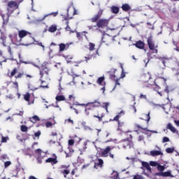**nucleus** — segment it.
I'll use <instances>...</instances> for the list:
<instances>
[{
	"mask_svg": "<svg viewBox=\"0 0 179 179\" xmlns=\"http://www.w3.org/2000/svg\"><path fill=\"white\" fill-rule=\"evenodd\" d=\"M139 99H143L144 100H146L147 96H146V95H145L143 94H141L139 96Z\"/></svg>",
	"mask_w": 179,
	"mask_h": 179,
	"instance_id": "61",
	"label": "nucleus"
},
{
	"mask_svg": "<svg viewBox=\"0 0 179 179\" xmlns=\"http://www.w3.org/2000/svg\"><path fill=\"white\" fill-rule=\"evenodd\" d=\"M115 72H117V69H111L110 71H108V73L109 74L110 78L112 80H115V87H117V86H120V78H117V76H115Z\"/></svg>",
	"mask_w": 179,
	"mask_h": 179,
	"instance_id": "10",
	"label": "nucleus"
},
{
	"mask_svg": "<svg viewBox=\"0 0 179 179\" xmlns=\"http://www.w3.org/2000/svg\"><path fill=\"white\" fill-rule=\"evenodd\" d=\"M10 164H12V162L10 161H6L4 163V167L5 169H7V167H9V166H10Z\"/></svg>",
	"mask_w": 179,
	"mask_h": 179,
	"instance_id": "51",
	"label": "nucleus"
},
{
	"mask_svg": "<svg viewBox=\"0 0 179 179\" xmlns=\"http://www.w3.org/2000/svg\"><path fill=\"white\" fill-rule=\"evenodd\" d=\"M150 165L152 166V167H157L158 165H159V163L156 162H153V161H151L150 162Z\"/></svg>",
	"mask_w": 179,
	"mask_h": 179,
	"instance_id": "48",
	"label": "nucleus"
},
{
	"mask_svg": "<svg viewBox=\"0 0 179 179\" xmlns=\"http://www.w3.org/2000/svg\"><path fill=\"white\" fill-rule=\"evenodd\" d=\"M66 27L65 28L66 31H71V27H69V22H66Z\"/></svg>",
	"mask_w": 179,
	"mask_h": 179,
	"instance_id": "59",
	"label": "nucleus"
},
{
	"mask_svg": "<svg viewBox=\"0 0 179 179\" xmlns=\"http://www.w3.org/2000/svg\"><path fill=\"white\" fill-rule=\"evenodd\" d=\"M45 127L46 128H50V127H52V122H47L45 123Z\"/></svg>",
	"mask_w": 179,
	"mask_h": 179,
	"instance_id": "57",
	"label": "nucleus"
},
{
	"mask_svg": "<svg viewBox=\"0 0 179 179\" xmlns=\"http://www.w3.org/2000/svg\"><path fill=\"white\" fill-rule=\"evenodd\" d=\"M136 128H138V129H143V131H149L147 128H143L140 124H135Z\"/></svg>",
	"mask_w": 179,
	"mask_h": 179,
	"instance_id": "46",
	"label": "nucleus"
},
{
	"mask_svg": "<svg viewBox=\"0 0 179 179\" xmlns=\"http://www.w3.org/2000/svg\"><path fill=\"white\" fill-rule=\"evenodd\" d=\"M141 82L143 85V87H149L150 86H153V78H152V75L150 73H146L141 76Z\"/></svg>",
	"mask_w": 179,
	"mask_h": 179,
	"instance_id": "5",
	"label": "nucleus"
},
{
	"mask_svg": "<svg viewBox=\"0 0 179 179\" xmlns=\"http://www.w3.org/2000/svg\"><path fill=\"white\" fill-rule=\"evenodd\" d=\"M12 87L13 89H15L17 92H19V83L16 81H13L12 83Z\"/></svg>",
	"mask_w": 179,
	"mask_h": 179,
	"instance_id": "32",
	"label": "nucleus"
},
{
	"mask_svg": "<svg viewBox=\"0 0 179 179\" xmlns=\"http://www.w3.org/2000/svg\"><path fill=\"white\" fill-rule=\"evenodd\" d=\"M45 163H51V164H57V163H58V161L57 160V157L55 158H48L45 160Z\"/></svg>",
	"mask_w": 179,
	"mask_h": 179,
	"instance_id": "24",
	"label": "nucleus"
},
{
	"mask_svg": "<svg viewBox=\"0 0 179 179\" xmlns=\"http://www.w3.org/2000/svg\"><path fill=\"white\" fill-rule=\"evenodd\" d=\"M28 89H29V90H32V92H34V90H37L38 88L37 87H34L32 85H29Z\"/></svg>",
	"mask_w": 179,
	"mask_h": 179,
	"instance_id": "55",
	"label": "nucleus"
},
{
	"mask_svg": "<svg viewBox=\"0 0 179 179\" xmlns=\"http://www.w3.org/2000/svg\"><path fill=\"white\" fill-rule=\"evenodd\" d=\"M29 121L33 122V124H36L37 121H40V117L37 115H34L31 117H29Z\"/></svg>",
	"mask_w": 179,
	"mask_h": 179,
	"instance_id": "31",
	"label": "nucleus"
},
{
	"mask_svg": "<svg viewBox=\"0 0 179 179\" xmlns=\"http://www.w3.org/2000/svg\"><path fill=\"white\" fill-rule=\"evenodd\" d=\"M7 76L10 78V79H12V78H15V79H22V78L24 76V72H19V69L15 67L11 71H8Z\"/></svg>",
	"mask_w": 179,
	"mask_h": 179,
	"instance_id": "6",
	"label": "nucleus"
},
{
	"mask_svg": "<svg viewBox=\"0 0 179 179\" xmlns=\"http://www.w3.org/2000/svg\"><path fill=\"white\" fill-rule=\"evenodd\" d=\"M56 101H65V96L64 95L57 96Z\"/></svg>",
	"mask_w": 179,
	"mask_h": 179,
	"instance_id": "37",
	"label": "nucleus"
},
{
	"mask_svg": "<svg viewBox=\"0 0 179 179\" xmlns=\"http://www.w3.org/2000/svg\"><path fill=\"white\" fill-rule=\"evenodd\" d=\"M163 143H166V142H170V138L169 137H164L162 139Z\"/></svg>",
	"mask_w": 179,
	"mask_h": 179,
	"instance_id": "56",
	"label": "nucleus"
},
{
	"mask_svg": "<svg viewBox=\"0 0 179 179\" xmlns=\"http://www.w3.org/2000/svg\"><path fill=\"white\" fill-rule=\"evenodd\" d=\"M122 115H125V112L124 110H121L112 121H120V118L122 117Z\"/></svg>",
	"mask_w": 179,
	"mask_h": 179,
	"instance_id": "22",
	"label": "nucleus"
},
{
	"mask_svg": "<svg viewBox=\"0 0 179 179\" xmlns=\"http://www.w3.org/2000/svg\"><path fill=\"white\" fill-rule=\"evenodd\" d=\"M103 10L100 9L98 13L90 19V22L92 23H96V25H94V27H97L98 29H106V27H108V24L110 23V20L101 18L103 15Z\"/></svg>",
	"mask_w": 179,
	"mask_h": 179,
	"instance_id": "2",
	"label": "nucleus"
},
{
	"mask_svg": "<svg viewBox=\"0 0 179 179\" xmlns=\"http://www.w3.org/2000/svg\"><path fill=\"white\" fill-rule=\"evenodd\" d=\"M142 117H140V120H143L144 121H146L147 125H149V122L150 121V112L143 114Z\"/></svg>",
	"mask_w": 179,
	"mask_h": 179,
	"instance_id": "17",
	"label": "nucleus"
},
{
	"mask_svg": "<svg viewBox=\"0 0 179 179\" xmlns=\"http://www.w3.org/2000/svg\"><path fill=\"white\" fill-rule=\"evenodd\" d=\"M69 173L71 172L68 169H64L62 171V174H63L64 178H67V175L69 174Z\"/></svg>",
	"mask_w": 179,
	"mask_h": 179,
	"instance_id": "39",
	"label": "nucleus"
},
{
	"mask_svg": "<svg viewBox=\"0 0 179 179\" xmlns=\"http://www.w3.org/2000/svg\"><path fill=\"white\" fill-rule=\"evenodd\" d=\"M75 15H78V13L76 10V8H75V7H73V13L72 15H71V13H69V10H67V17H66V20H69L71 19H73V16H75Z\"/></svg>",
	"mask_w": 179,
	"mask_h": 179,
	"instance_id": "20",
	"label": "nucleus"
},
{
	"mask_svg": "<svg viewBox=\"0 0 179 179\" xmlns=\"http://www.w3.org/2000/svg\"><path fill=\"white\" fill-rule=\"evenodd\" d=\"M41 136V131L40 130H38V131L34 133V136H32L33 139H36V138H37V139H40Z\"/></svg>",
	"mask_w": 179,
	"mask_h": 179,
	"instance_id": "36",
	"label": "nucleus"
},
{
	"mask_svg": "<svg viewBox=\"0 0 179 179\" xmlns=\"http://www.w3.org/2000/svg\"><path fill=\"white\" fill-rule=\"evenodd\" d=\"M103 164H104V162L101 159H98V162L94 164V168L97 169V167H103Z\"/></svg>",
	"mask_w": 179,
	"mask_h": 179,
	"instance_id": "28",
	"label": "nucleus"
},
{
	"mask_svg": "<svg viewBox=\"0 0 179 179\" xmlns=\"http://www.w3.org/2000/svg\"><path fill=\"white\" fill-rule=\"evenodd\" d=\"M58 15V12H55V13H49L48 15H45L42 20H44V19H45V17H47L48 16H54V17H55V16H57Z\"/></svg>",
	"mask_w": 179,
	"mask_h": 179,
	"instance_id": "38",
	"label": "nucleus"
},
{
	"mask_svg": "<svg viewBox=\"0 0 179 179\" xmlns=\"http://www.w3.org/2000/svg\"><path fill=\"white\" fill-rule=\"evenodd\" d=\"M157 169L159 171L158 173H163L164 170H166V166L158 164V166H157Z\"/></svg>",
	"mask_w": 179,
	"mask_h": 179,
	"instance_id": "34",
	"label": "nucleus"
},
{
	"mask_svg": "<svg viewBox=\"0 0 179 179\" xmlns=\"http://www.w3.org/2000/svg\"><path fill=\"white\" fill-rule=\"evenodd\" d=\"M9 38H10L13 44H15L16 45L20 44V41L22 39L17 36V33H13L8 36Z\"/></svg>",
	"mask_w": 179,
	"mask_h": 179,
	"instance_id": "13",
	"label": "nucleus"
},
{
	"mask_svg": "<svg viewBox=\"0 0 179 179\" xmlns=\"http://www.w3.org/2000/svg\"><path fill=\"white\" fill-rule=\"evenodd\" d=\"M121 145L124 149H127V148L131 149L134 146V142H132V135L129 134V136L127 138L122 140Z\"/></svg>",
	"mask_w": 179,
	"mask_h": 179,
	"instance_id": "8",
	"label": "nucleus"
},
{
	"mask_svg": "<svg viewBox=\"0 0 179 179\" xmlns=\"http://www.w3.org/2000/svg\"><path fill=\"white\" fill-rule=\"evenodd\" d=\"M20 129L22 132H27V131H29V127L26 125H21Z\"/></svg>",
	"mask_w": 179,
	"mask_h": 179,
	"instance_id": "40",
	"label": "nucleus"
},
{
	"mask_svg": "<svg viewBox=\"0 0 179 179\" xmlns=\"http://www.w3.org/2000/svg\"><path fill=\"white\" fill-rule=\"evenodd\" d=\"M166 129H169V131H171L173 134H176V132H177V129H175L174 127H173V124H171V123H168V124L166 125Z\"/></svg>",
	"mask_w": 179,
	"mask_h": 179,
	"instance_id": "29",
	"label": "nucleus"
},
{
	"mask_svg": "<svg viewBox=\"0 0 179 179\" xmlns=\"http://www.w3.org/2000/svg\"><path fill=\"white\" fill-rule=\"evenodd\" d=\"M155 176H158L159 177H171L173 178L174 176L171 174V171H168L166 172H161V173H156Z\"/></svg>",
	"mask_w": 179,
	"mask_h": 179,
	"instance_id": "15",
	"label": "nucleus"
},
{
	"mask_svg": "<svg viewBox=\"0 0 179 179\" xmlns=\"http://www.w3.org/2000/svg\"><path fill=\"white\" fill-rule=\"evenodd\" d=\"M117 122H118V129H120V130L122 129V127H124V125H125V123L120 122V120H118Z\"/></svg>",
	"mask_w": 179,
	"mask_h": 179,
	"instance_id": "45",
	"label": "nucleus"
},
{
	"mask_svg": "<svg viewBox=\"0 0 179 179\" xmlns=\"http://www.w3.org/2000/svg\"><path fill=\"white\" fill-rule=\"evenodd\" d=\"M79 106L85 107V115L86 117H90L92 115L94 118H97L99 122L103 121V118L105 117L104 112L101 108H97L101 106V103L97 101L94 102H88L87 103H81Z\"/></svg>",
	"mask_w": 179,
	"mask_h": 179,
	"instance_id": "1",
	"label": "nucleus"
},
{
	"mask_svg": "<svg viewBox=\"0 0 179 179\" xmlns=\"http://www.w3.org/2000/svg\"><path fill=\"white\" fill-rule=\"evenodd\" d=\"M147 44L150 51H152L153 54H157L159 52V45L155 44V41H153V36H150L147 39Z\"/></svg>",
	"mask_w": 179,
	"mask_h": 179,
	"instance_id": "7",
	"label": "nucleus"
},
{
	"mask_svg": "<svg viewBox=\"0 0 179 179\" xmlns=\"http://www.w3.org/2000/svg\"><path fill=\"white\" fill-rule=\"evenodd\" d=\"M159 60L162 61V64L166 66V62L169 61V58L167 57H159Z\"/></svg>",
	"mask_w": 179,
	"mask_h": 179,
	"instance_id": "43",
	"label": "nucleus"
},
{
	"mask_svg": "<svg viewBox=\"0 0 179 179\" xmlns=\"http://www.w3.org/2000/svg\"><path fill=\"white\" fill-rule=\"evenodd\" d=\"M8 139H9V138H8V137H2L1 138V143H6V142L8 141Z\"/></svg>",
	"mask_w": 179,
	"mask_h": 179,
	"instance_id": "58",
	"label": "nucleus"
},
{
	"mask_svg": "<svg viewBox=\"0 0 179 179\" xmlns=\"http://www.w3.org/2000/svg\"><path fill=\"white\" fill-rule=\"evenodd\" d=\"M71 110H73V111L76 113V114H79V111L78 110V109L73 108V106H70Z\"/></svg>",
	"mask_w": 179,
	"mask_h": 179,
	"instance_id": "62",
	"label": "nucleus"
},
{
	"mask_svg": "<svg viewBox=\"0 0 179 179\" xmlns=\"http://www.w3.org/2000/svg\"><path fill=\"white\" fill-rule=\"evenodd\" d=\"M136 48L139 50H145V42L142 41H136V43L134 44Z\"/></svg>",
	"mask_w": 179,
	"mask_h": 179,
	"instance_id": "18",
	"label": "nucleus"
},
{
	"mask_svg": "<svg viewBox=\"0 0 179 179\" xmlns=\"http://www.w3.org/2000/svg\"><path fill=\"white\" fill-rule=\"evenodd\" d=\"M121 8L124 12H129L131 10V6H129L128 3L122 4Z\"/></svg>",
	"mask_w": 179,
	"mask_h": 179,
	"instance_id": "25",
	"label": "nucleus"
},
{
	"mask_svg": "<svg viewBox=\"0 0 179 179\" xmlns=\"http://www.w3.org/2000/svg\"><path fill=\"white\" fill-rule=\"evenodd\" d=\"M110 106V103L105 102L103 103V108H105L106 113H108V106Z\"/></svg>",
	"mask_w": 179,
	"mask_h": 179,
	"instance_id": "41",
	"label": "nucleus"
},
{
	"mask_svg": "<svg viewBox=\"0 0 179 179\" xmlns=\"http://www.w3.org/2000/svg\"><path fill=\"white\" fill-rule=\"evenodd\" d=\"M50 72V70L48 68L45 66H43L42 69L40 71V81L41 83H44V80H43V78H44V76H48V73Z\"/></svg>",
	"mask_w": 179,
	"mask_h": 179,
	"instance_id": "14",
	"label": "nucleus"
},
{
	"mask_svg": "<svg viewBox=\"0 0 179 179\" xmlns=\"http://www.w3.org/2000/svg\"><path fill=\"white\" fill-rule=\"evenodd\" d=\"M88 50H89V51L92 52V51H94V50L96 51V50H99V49H96L95 43L90 42L88 44Z\"/></svg>",
	"mask_w": 179,
	"mask_h": 179,
	"instance_id": "26",
	"label": "nucleus"
},
{
	"mask_svg": "<svg viewBox=\"0 0 179 179\" xmlns=\"http://www.w3.org/2000/svg\"><path fill=\"white\" fill-rule=\"evenodd\" d=\"M175 150H175L174 147L168 148L166 149V153H173Z\"/></svg>",
	"mask_w": 179,
	"mask_h": 179,
	"instance_id": "44",
	"label": "nucleus"
},
{
	"mask_svg": "<svg viewBox=\"0 0 179 179\" xmlns=\"http://www.w3.org/2000/svg\"><path fill=\"white\" fill-rule=\"evenodd\" d=\"M71 43H60L59 44V52H63L65 50H68L69 48V45Z\"/></svg>",
	"mask_w": 179,
	"mask_h": 179,
	"instance_id": "16",
	"label": "nucleus"
},
{
	"mask_svg": "<svg viewBox=\"0 0 179 179\" xmlns=\"http://www.w3.org/2000/svg\"><path fill=\"white\" fill-rule=\"evenodd\" d=\"M106 78H104V76L99 77L96 80V83H98V85H100L101 86H106V82H104Z\"/></svg>",
	"mask_w": 179,
	"mask_h": 179,
	"instance_id": "23",
	"label": "nucleus"
},
{
	"mask_svg": "<svg viewBox=\"0 0 179 179\" xmlns=\"http://www.w3.org/2000/svg\"><path fill=\"white\" fill-rule=\"evenodd\" d=\"M75 95L71 94L69 96V100H70V101H75Z\"/></svg>",
	"mask_w": 179,
	"mask_h": 179,
	"instance_id": "53",
	"label": "nucleus"
},
{
	"mask_svg": "<svg viewBox=\"0 0 179 179\" xmlns=\"http://www.w3.org/2000/svg\"><path fill=\"white\" fill-rule=\"evenodd\" d=\"M150 156H152L153 157L156 156H162L163 155V152H162L161 150H152L150 152Z\"/></svg>",
	"mask_w": 179,
	"mask_h": 179,
	"instance_id": "21",
	"label": "nucleus"
},
{
	"mask_svg": "<svg viewBox=\"0 0 179 179\" xmlns=\"http://www.w3.org/2000/svg\"><path fill=\"white\" fill-rule=\"evenodd\" d=\"M110 10L112 13H115V15H117V13H120V7L116 6H112L110 8Z\"/></svg>",
	"mask_w": 179,
	"mask_h": 179,
	"instance_id": "27",
	"label": "nucleus"
},
{
	"mask_svg": "<svg viewBox=\"0 0 179 179\" xmlns=\"http://www.w3.org/2000/svg\"><path fill=\"white\" fill-rule=\"evenodd\" d=\"M65 124H71V125H73L74 122L73 120L69 118L65 120Z\"/></svg>",
	"mask_w": 179,
	"mask_h": 179,
	"instance_id": "47",
	"label": "nucleus"
},
{
	"mask_svg": "<svg viewBox=\"0 0 179 179\" xmlns=\"http://www.w3.org/2000/svg\"><path fill=\"white\" fill-rule=\"evenodd\" d=\"M138 142H141V141H144V137H143V136H138Z\"/></svg>",
	"mask_w": 179,
	"mask_h": 179,
	"instance_id": "64",
	"label": "nucleus"
},
{
	"mask_svg": "<svg viewBox=\"0 0 179 179\" xmlns=\"http://www.w3.org/2000/svg\"><path fill=\"white\" fill-rule=\"evenodd\" d=\"M97 55H99V50H96L94 52V54L92 55H89L87 57H85V61L86 62H88V61H90V59H92V58H96V57H97Z\"/></svg>",
	"mask_w": 179,
	"mask_h": 179,
	"instance_id": "19",
	"label": "nucleus"
},
{
	"mask_svg": "<svg viewBox=\"0 0 179 179\" xmlns=\"http://www.w3.org/2000/svg\"><path fill=\"white\" fill-rule=\"evenodd\" d=\"M35 153L36 155H41V153H43V151L41 150V149L38 148L35 150Z\"/></svg>",
	"mask_w": 179,
	"mask_h": 179,
	"instance_id": "60",
	"label": "nucleus"
},
{
	"mask_svg": "<svg viewBox=\"0 0 179 179\" xmlns=\"http://www.w3.org/2000/svg\"><path fill=\"white\" fill-rule=\"evenodd\" d=\"M122 67V74H121V78H125V72H124V68L122 67V66H121Z\"/></svg>",
	"mask_w": 179,
	"mask_h": 179,
	"instance_id": "63",
	"label": "nucleus"
},
{
	"mask_svg": "<svg viewBox=\"0 0 179 179\" xmlns=\"http://www.w3.org/2000/svg\"><path fill=\"white\" fill-rule=\"evenodd\" d=\"M113 149H114V147L108 146L103 150H102L101 155L103 156V157H108L109 154V157H111V159H114V155L110 153Z\"/></svg>",
	"mask_w": 179,
	"mask_h": 179,
	"instance_id": "12",
	"label": "nucleus"
},
{
	"mask_svg": "<svg viewBox=\"0 0 179 179\" xmlns=\"http://www.w3.org/2000/svg\"><path fill=\"white\" fill-rule=\"evenodd\" d=\"M75 145V141L73 139L69 140V145L73 146Z\"/></svg>",
	"mask_w": 179,
	"mask_h": 179,
	"instance_id": "54",
	"label": "nucleus"
},
{
	"mask_svg": "<svg viewBox=\"0 0 179 179\" xmlns=\"http://www.w3.org/2000/svg\"><path fill=\"white\" fill-rule=\"evenodd\" d=\"M24 100H25V101H30V94L29 93H27L25 94H24Z\"/></svg>",
	"mask_w": 179,
	"mask_h": 179,
	"instance_id": "42",
	"label": "nucleus"
},
{
	"mask_svg": "<svg viewBox=\"0 0 179 179\" xmlns=\"http://www.w3.org/2000/svg\"><path fill=\"white\" fill-rule=\"evenodd\" d=\"M1 17L3 20V24H5V23H7L8 20H9V17L5 18V14H3L1 15Z\"/></svg>",
	"mask_w": 179,
	"mask_h": 179,
	"instance_id": "52",
	"label": "nucleus"
},
{
	"mask_svg": "<svg viewBox=\"0 0 179 179\" xmlns=\"http://www.w3.org/2000/svg\"><path fill=\"white\" fill-rule=\"evenodd\" d=\"M142 166L143 167H145V169H146L148 171H149L150 173H152V168H150V165H149V163L143 162Z\"/></svg>",
	"mask_w": 179,
	"mask_h": 179,
	"instance_id": "30",
	"label": "nucleus"
},
{
	"mask_svg": "<svg viewBox=\"0 0 179 179\" xmlns=\"http://www.w3.org/2000/svg\"><path fill=\"white\" fill-rule=\"evenodd\" d=\"M16 9H19V3L15 1H10L7 3V10L8 13H13Z\"/></svg>",
	"mask_w": 179,
	"mask_h": 179,
	"instance_id": "9",
	"label": "nucleus"
},
{
	"mask_svg": "<svg viewBox=\"0 0 179 179\" xmlns=\"http://www.w3.org/2000/svg\"><path fill=\"white\" fill-rule=\"evenodd\" d=\"M166 82L167 77L164 76V71L158 73V77L155 80H152L153 85H155V86H157V87H160V86H164Z\"/></svg>",
	"mask_w": 179,
	"mask_h": 179,
	"instance_id": "4",
	"label": "nucleus"
},
{
	"mask_svg": "<svg viewBox=\"0 0 179 179\" xmlns=\"http://www.w3.org/2000/svg\"><path fill=\"white\" fill-rule=\"evenodd\" d=\"M133 179H144V178H143V176L136 174L134 176Z\"/></svg>",
	"mask_w": 179,
	"mask_h": 179,
	"instance_id": "50",
	"label": "nucleus"
},
{
	"mask_svg": "<svg viewBox=\"0 0 179 179\" xmlns=\"http://www.w3.org/2000/svg\"><path fill=\"white\" fill-rule=\"evenodd\" d=\"M114 41V37L107 34H104L101 38V43L106 44V45H110Z\"/></svg>",
	"mask_w": 179,
	"mask_h": 179,
	"instance_id": "11",
	"label": "nucleus"
},
{
	"mask_svg": "<svg viewBox=\"0 0 179 179\" xmlns=\"http://www.w3.org/2000/svg\"><path fill=\"white\" fill-rule=\"evenodd\" d=\"M170 108H171V106L169 104L164 105L163 107L164 111L166 114H169V113H170Z\"/></svg>",
	"mask_w": 179,
	"mask_h": 179,
	"instance_id": "33",
	"label": "nucleus"
},
{
	"mask_svg": "<svg viewBox=\"0 0 179 179\" xmlns=\"http://www.w3.org/2000/svg\"><path fill=\"white\" fill-rule=\"evenodd\" d=\"M18 37H20V40H23L24 37H27L28 39L26 42L27 45H30L31 44H33V41H34V38L31 36V34L24 29L18 31Z\"/></svg>",
	"mask_w": 179,
	"mask_h": 179,
	"instance_id": "3",
	"label": "nucleus"
},
{
	"mask_svg": "<svg viewBox=\"0 0 179 179\" xmlns=\"http://www.w3.org/2000/svg\"><path fill=\"white\" fill-rule=\"evenodd\" d=\"M55 68L59 69V71H62V66L61 63H57V64L55 65Z\"/></svg>",
	"mask_w": 179,
	"mask_h": 179,
	"instance_id": "49",
	"label": "nucleus"
},
{
	"mask_svg": "<svg viewBox=\"0 0 179 179\" xmlns=\"http://www.w3.org/2000/svg\"><path fill=\"white\" fill-rule=\"evenodd\" d=\"M48 31H50V33H55V31H57V25H51L48 29Z\"/></svg>",
	"mask_w": 179,
	"mask_h": 179,
	"instance_id": "35",
	"label": "nucleus"
}]
</instances>
